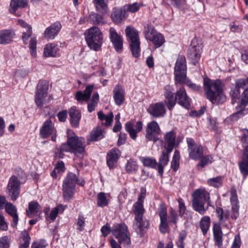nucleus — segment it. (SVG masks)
Listing matches in <instances>:
<instances>
[{
  "instance_id": "obj_11",
  "label": "nucleus",
  "mask_w": 248,
  "mask_h": 248,
  "mask_svg": "<svg viewBox=\"0 0 248 248\" xmlns=\"http://www.w3.org/2000/svg\"><path fill=\"white\" fill-rule=\"evenodd\" d=\"M48 83L46 80H40L37 85L36 92L34 96V102L38 108H41L47 95Z\"/></svg>"
},
{
  "instance_id": "obj_53",
  "label": "nucleus",
  "mask_w": 248,
  "mask_h": 248,
  "mask_svg": "<svg viewBox=\"0 0 248 248\" xmlns=\"http://www.w3.org/2000/svg\"><path fill=\"white\" fill-rule=\"evenodd\" d=\"M180 158L179 152L178 150H175L171 162V168L174 171H176L179 168Z\"/></svg>"
},
{
  "instance_id": "obj_8",
  "label": "nucleus",
  "mask_w": 248,
  "mask_h": 248,
  "mask_svg": "<svg viewBox=\"0 0 248 248\" xmlns=\"http://www.w3.org/2000/svg\"><path fill=\"white\" fill-rule=\"evenodd\" d=\"M112 233L116 238L119 242L124 247H128L131 244L128 227L124 223L116 224L112 229Z\"/></svg>"
},
{
  "instance_id": "obj_5",
  "label": "nucleus",
  "mask_w": 248,
  "mask_h": 248,
  "mask_svg": "<svg viewBox=\"0 0 248 248\" xmlns=\"http://www.w3.org/2000/svg\"><path fill=\"white\" fill-rule=\"evenodd\" d=\"M85 183L84 181L78 182V178L75 173H68L64 177L62 185V193L64 201L69 202L73 199L76 191L77 184L83 186Z\"/></svg>"
},
{
  "instance_id": "obj_36",
  "label": "nucleus",
  "mask_w": 248,
  "mask_h": 248,
  "mask_svg": "<svg viewBox=\"0 0 248 248\" xmlns=\"http://www.w3.org/2000/svg\"><path fill=\"white\" fill-rule=\"evenodd\" d=\"M42 208L37 202L31 201L29 203L28 210H27V216L32 217L35 215L41 213Z\"/></svg>"
},
{
  "instance_id": "obj_35",
  "label": "nucleus",
  "mask_w": 248,
  "mask_h": 248,
  "mask_svg": "<svg viewBox=\"0 0 248 248\" xmlns=\"http://www.w3.org/2000/svg\"><path fill=\"white\" fill-rule=\"evenodd\" d=\"M105 137V131L104 129L98 126L94 128L90 133L89 139L90 141H97L103 139Z\"/></svg>"
},
{
  "instance_id": "obj_60",
  "label": "nucleus",
  "mask_w": 248,
  "mask_h": 248,
  "mask_svg": "<svg viewBox=\"0 0 248 248\" xmlns=\"http://www.w3.org/2000/svg\"><path fill=\"white\" fill-rule=\"evenodd\" d=\"M240 140L243 147H248V129H243L242 130Z\"/></svg>"
},
{
  "instance_id": "obj_50",
  "label": "nucleus",
  "mask_w": 248,
  "mask_h": 248,
  "mask_svg": "<svg viewBox=\"0 0 248 248\" xmlns=\"http://www.w3.org/2000/svg\"><path fill=\"white\" fill-rule=\"evenodd\" d=\"M223 177L221 176H218L216 177H214L209 179L207 181V184L215 188H218L221 187L223 184Z\"/></svg>"
},
{
  "instance_id": "obj_63",
  "label": "nucleus",
  "mask_w": 248,
  "mask_h": 248,
  "mask_svg": "<svg viewBox=\"0 0 248 248\" xmlns=\"http://www.w3.org/2000/svg\"><path fill=\"white\" fill-rule=\"evenodd\" d=\"M10 239L8 236H4L0 238V248H9Z\"/></svg>"
},
{
  "instance_id": "obj_15",
  "label": "nucleus",
  "mask_w": 248,
  "mask_h": 248,
  "mask_svg": "<svg viewBox=\"0 0 248 248\" xmlns=\"http://www.w3.org/2000/svg\"><path fill=\"white\" fill-rule=\"evenodd\" d=\"M164 140H161V141L164 143V147L169 150H172L177 147L180 141L176 138V133L174 130L167 132L164 135Z\"/></svg>"
},
{
  "instance_id": "obj_9",
  "label": "nucleus",
  "mask_w": 248,
  "mask_h": 248,
  "mask_svg": "<svg viewBox=\"0 0 248 248\" xmlns=\"http://www.w3.org/2000/svg\"><path fill=\"white\" fill-rule=\"evenodd\" d=\"M144 33L146 39L152 42L155 48L159 47L165 42L164 36L157 32L151 24H147L145 27Z\"/></svg>"
},
{
  "instance_id": "obj_18",
  "label": "nucleus",
  "mask_w": 248,
  "mask_h": 248,
  "mask_svg": "<svg viewBox=\"0 0 248 248\" xmlns=\"http://www.w3.org/2000/svg\"><path fill=\"white\" fill-rule=\"evenodd\" d=\"M109 37L115 50L118 53H121L123 50V40L113 27L109 29Z\"/></svg>"
},
{
  "instance_id": "obj_57",
  "label": "nucleus",
  "mask_w": 248,
  "mask_h": 248,
  "mask_svg": "<svg viewBox=\"0 0 248 248\" xmlns=\"http://www.w3.org/2000/svg\"><path fill=\"white\" fill-rule=\"evenodd\" d=\"M36 44L37 40L36 37H32L30 41L29 48L31 51V54L33 57H36L37 55L36 52Z\"/></svg>"
},
{
  "instance_id": "obj_13",
  "label": "nucleus",
  "mask_w": 248,
  "mask_h": 248,
  "mask_svg": "<svg viewBox=\"0 0 248 248\" xmlns=\"http://www.w3.org/2000/svg\"><path fill=\"white\" fill-rule=\"evenodd\" d=\"M177 88L174 98L175 102L184 108L189 109L191 107V99L187 94L185 87L181 86Z\"/></svg>"
},
{
  "instance_id": "obj_39",
  "label": "nucleus",
  "mask_w": 248,
  "mask_h": 248,
  "mask_svg": "<svg viewBox=\"0 0 248 248\" xmlns=\"http://www.w3.org/2000/svg\"><path fill=\"white\" fill-rule=\"evenodd\" d=\"M126 172L128 174H136L138 170L139 166L137 161L133 158L127 160L124 166Z\"/></svg>"
},
{
  "instance_id": "obj_54",
  "label": "nucleus",
  "mask_w": 248,
  "mask_h": 248,
  "mask_svg": "<svg viewBox=\"0 0 248 248\" xmlns=\"http://www.w3.org/2000/svg\"><path fill=\"white\" fill-rule=\"evenodd\" d=\"M21 239L23 243L20 245L19 248H28L29 246L31 237L29 233L25 231L21 233Z\"/></svg>"
},
{
  "instance_id": "obj_1",
  "label": "nucleus",
  "mask_w": 248,
  "mask_h": 248,
  "mask_svg": "<svg viewBox=\"0 0 248 248\" xmlns=\"http://www.w3.org/2000/svg\"><path fill=\"white\" fill-rule=\"evenodd\" d=\"M86 147L85 140L82 137H79L72 131L67 132V141L62 144L57 150V154L60 157L63 158L64 152L74 154L78 157H82Z\"/></svg>"
},
{
  "instance_id": "obj_51",
  "label": "nucleus",
  "mask_w": 248,
  "mask_h": 248,
  "mask_svg": "<svg viewBox=\"0 0 248 248\" xmlns=\"http://www.w3.org/2000/svg\"><path fill=\"white\" fill-rule=\"evenodd\" d=\"M97 204L98 207H104L108 204V201L106 194L104 192H99L97 195Z\"/></svg>"
},
{
  "instance_id": "obj_26",
  "label": "nucleus",
  "mask_w": 248,
  "mask_h": 248,
  "mask_svg": "<svg viewBox=\"0 0 248 248\" xmlns=\"http://www.w3.org/2000/svg\"><path fill=\"white\" fill-rule=\"evenodd\" d=\"M173 88L170 85H166L164 87V96L167 99V105L170 110H172L176 105L174 98Z\"/></svg>"
},
{
  "instance_id": "obj_22",
  "label": "nucleus",
  "mask_w": 248,
  "mask_h": 248,
  "mask_svg": "<svg viewBox=\"0 0 248 248\" xmlns=\"http://www.w3.org/2000/svg\"><path fill=\"white\" fill-rule=\"evenodd\" d=\"M242 160L238 163L240 173L243 178L248 176V147H243Z\"/></svg>"
},
{
  "instance_id": "obj_62",
  "label": "nucleus",
  "mask_w": 248,
  "mask_h": 248,
  "mask_svg": "<svg viewBox=\"0 0 248 248\" xmlns=\"http://www.w3.org/2000/svg\"><path fill=\"white\" fill-rule=\"evenodd\" d=\"M240 102V107L245 108L248 104V88H245Z\"/></svg>"
},
{
  "instance_id": "obj_49",
  "label": "nucleus",
  "mask_w": 248,
  "mask_h": 248,
  "mask_svg": "<svg viewBox=\"0 0 248 248\" xmlns=\"http://www.w3.org/2000/svg\"><path fill=\"white\" fill-rule=\"evenodd\" d=\"M99 100V96L97 92L93 93L90 102L88 104L87 108L89 112H93L97 107Z\"/></svg>"
},
{
  "instance_id": "obj_30",
  "label": "nucleus",
  "mask_w": 248,
  "mask_h": 248,
  "mask_svg": "<svg viewBox=\"0 0 248 248\" xmlns=\"http://www.w3.org/2000/svg\"><path fill=\"white\" fill-rule=\"evenodd\" d=\"M113 98L115 104L118 106L122 105L124 101V91L122 87L117 84L113 91Z\"/></svg>"
},
{
  "instance_id": "obj_41",
  "label": "nucleus",
  "mask_w": 248,
  "mask_h": 248,
  "mask_svg": "<svg viewBox=\"0 0 248 248\" xmlns=\"http://www.w3.org/2000/svg\"><path fill=\"white\" fill-rule=\"evenodd\" d=\"M216 213L218 220L221 222H225L230 218L231 216L230 211L228 210H224L220 207H216Z\"/></svg>"
},
{
  "instance_id": "obj_43",
  "label": "nucleus",
  "mask_w": 248,
  "mask_h": 248,
  "mask_svg": "<svg viewBox=\"0 0 248 248\" xmlns=\"http://www.w3.org/2000/svg\"><path fill=\"white\" fill-rule=\"evenodd\" d=\"M125 31L127 37L129 39V43L140 41L138 32L134 28L128 26L126 27Z\"/></svg>"
},
{
  "instance_id": "obj_37",
  "label": "nucleus",
  "mask_w": 248,
  "mask_h": 248,
  "mask_svg": "<svg viewBox=\"0 0 248 248\" xmlns=\"http://www.w3.org/2000/svg\"><path fill=\"white\" fill-rule=\"evenodd\" d=\"M189 157L195 160L201 158L203 154V147L201 145L195 146L188 150Z\"/></svg>"
},
{
  "instance_id": "obj_29",
  "label": "nucleus",
  "mask_w": 248,
  "mask_h": 248,
  "mask_svg": "<svg viewBox=\"0 0 248 248\" xmlns=\"http://www.w3.org/2000/svg\"><path fill=\"white\" fill-rule=\"evenodd\" d=\"M136 129H134V124L131 122H127L125 124V130L129 133L131 138L135 140L137 138V134L140 132L142 128V123L138 121L136 123Z\"/></svg>"
},
{
  "instance_id": "obj_38",
  "label": "nucleus",
  "mask_w": 248,
  "mask_h": 248,
  "mask_svg": "<svg viewBox=\"0 0 248 248\" xmlns=\"http://www.w3.org/2000/svg\"><path fill=\"white\" fill-rule=\"evenodd\" d=\"M28 3L27 0H11L9 12L11 14H15L18 8H25Z\"/></svg>"
},
{
  "instance_id": "obj_40",
  "label": "nucleus",
  "mask_w": 248,
  "mask_h": 248,
  "mask_svg": "<svg viewBox=\"0 0 248 248\" xmlns=\"http://www.w3.org/2000/svg\"><path fill=\"white\" fill-rule=\"evenodd\" d=\"M176 87L178 88V86H183L185 84L191 90L196 92L202 91V88L201 86L196 84L192 82L187 77L186 79H183L182 81L177 82L175 84Z\"/></svg>"
},
{
  "instance_id": "obj_52",
  "label": "nucleus",
  "mask_w": 248,
  "mask_h": 248,
  "mask_svg": "<svg viewBox=\"0 0 248 248\" xmlns=\"http://www.w3.org/2000/svg\"><path fill=\"white\" fill-rule=\"evenodd\" d=\"M140 41L130 43L131 51L133 56L135 58H138L140 55Z\"/></svg>"
},
{
  "instance_id": "obj_17",
  "label": "nucleus",
  "mask_w": 248,
  "mask_h": 248,
  "mask_svg": "<svg viewBox=\"0 0 248 248\" xmlns=\"http://www.w3.org/2000/svg\"><path fill=\"white\" fill-rule=\"evenodd\" d=\"M121 156V152L117 148H112L107 153L106 157V163L109 170L115 168Z\"/></svg>"
},
{
  "instance_id": "obj_28",
  "label": "nucleus",
  "mask_w": 248,
  "mask_h": 248,
  "mask_svg": "<svg viewBox=\"0 0 248 248\" xmlns=\"http://www.w3.org/2000/svg\"><path fill=\"white\" fill-rule=\"evenodd\" d=\"M93 88L94 85L90 84L86 87L83 92L81 91H78L75 95V99L78 101H88L91 98Z\"/></svg>"
},
{
  "instance_id": "obj_32",
  "label": "nucleus",
  "mask_w": 248,
  "mask_h": 248,
  "mask_svg": "<svg viewBox=\"0 0 248 248\" xmlns=\"http://www.w3.org/2000/svg\"><path fill=\"white\" fill-rule=\"evenodd\" d=\"M125 10L116 7L113 9L111 18L115 23H119L125 18Z\"/></svg>"
},
{
  "instance_id": "obj_24",
  "label": "nucleus",
  "mask_w": 248,
  "mask_h": 248,
  "mask_svg": "<svg viewBox=\"0 0 248 248\" xmlns=\"http://www.w3.org/2000/svg\"><path fill=\"white\" fill-rule=\"evenodd\" d=\"M55 133L56 130L51 120L45 121L40 130V135L43 139H46Z\"/></svg>"
},
{
  "instance_id": "obj_21",
  "label": "nucleus",
  "mask_w": 248,
  "mask_h": 248,
  "mask_svg": "<svg viewBox=\"0 0 248 248\" xmlns=\"http://www.w3.org/2000/svg\"><path fill=\"white\" fill-rule=\"evenodd\" d=\"M230 202L232 206L231 217L233 219H236L239 214V205L236 190L234 188H232L231 189Z\"/></svg>"
},
{
  "instance_id": "obj_27",
  "label": "nucleus",
  "mask_w": 248,
  "mask_h": 248,
  "mask_svg": "<svg viewBox=\"0 0 248 248\" xmlns=\"http://www.w3.org/2000/svg\"><path fill=\"white\" fill-rule=\"evenodd\" d=\"M70 122L72 127H78L81 119V112L76 107H71L68 111Z\"/></svg>"
},
{
  "instance_id": "obj_33",
  "label": "nucleus",
  "mask_w": 248,
  "mask_h": 248,
  "mask_svg": "<svg viewBox=\"0 0 248 248\" xmlns=\"http://www.w3.org/2000/svg\"><path fill=\"white\" fill-rule=\"evenodd\" d=\"M245 81L243 79H239L236 82L235 87L232 88L230 94L232 98V101L235 102L239 98L240 92V89H245L244 85Z\"/></svg>"
},
{
  "instance_id": "obj_23",
  "label": "nucleus",
  "mask_w": 248,
  "mask_h": 248,
  "mask_svg": "<svg viewBox=\"0 0 248 248\" xmlns=\"http://www.w3.org/2000/svg\"><path fill=\"white\" fill-rule=\"evenodd\" d=\"M62 28V25L59 22H56L52 24L47 28L44 32V37L47 39H53L57 35Z\"/></svg>"
},
{
  "instance_id": "obj_42",
  "label": "nucleus",
  "mask_w": 248,
  "mask_h": 248,
  "mask_svg": "<svg viewBox=\"0 0 248 248\" xmlns=\"http://www.w3.org/2000/svg\"><path fill=\"white\" fill-rule=\"evenodd\" d=\"M87 20L90 24L96 25H100L105 23L103 17L101 15L94 12L89 15Z\"/></svg>"
},
{
  "instance_id": "obj_64",
  "label": "nucleus",
  "mask_w": 248,
  "mask_h": 248,
  "mask_svg": "<svg viewBox=\"0 0 248 248\" xmlns=\"http://www.w3.org/2000/svg\"><path fill=\"white\" fill-rule=\"evenodd\" d=\"M47 245L45 239H41L37 242H33L31 245V248H46Z\"/></svg>"
},
{
  "instance_id": "obj_4",
  "label": "nucleus",
  "mask_w": 248,
  "mask_h": 248,
  "mask_svg": "<svg viewBox=\"0 0 248 248\" xmlns=\"http://www.w3.org/2000/svg\"><path fill=\"white\" fill-rule=\"evenodd\" d=\"M192 196L193 209L201 215H204L211 206L210 193L204 188H200L194 191Z\"/></svg>"
},
{
  "instance_id": "obj_14",
  "label": "nucleus",
  "mask_w": 248,
  "mask_h": 248,
  "mask_svg": "<svg viewBox=\"0 0 248 248\" xmlns=\"http://www.w3.org/2000/svg\"><path fill=\"white\" fill-rule=\"evenodd\" d=\"M160 133V128L158 123L153 121L148 123L146 129L145 138L149 141L156 142L158 140V136Z\"/></svg>"
},
{
  "instance_id": "obj_3",
  "label": "nucleus",
  "mask_w": 248,
  "mask_h": 248,
  "mask_svg": "<svg viewBox=\"0 0 248 248\" xmlns=\"http://www.w3.org/2000/svg\"><path fill=\"white\" fill-rule=\"evenodd\" d=\"M157 213L160 220L159 229L162 233L167 232L169 226L174 230L177 228L179 215L174 209L171 208L168 216L167 207L164 203H161L157 208Z\"/></svg>"
},
{
  "instance_id": "obj_58",
  "label": "nucleus",
  "mask_w": 248,
  "mask_h": 248,
  "mask_svg": "<svg viewBox=\"0 0 248 248\" xmlns=\"http://www.w3.org/2000/svg\"><path fill=\"white\" fill-rule=\"evenodd\" d=\"M213 157L211 155H207L203 156L200 162L197 164V166L204 168L205 166L212 163Z\"/></svg>"
},
{
  "instance_id": "obj_16",
  "label": "nucleus",
  "mask_w": 248,
  "mask_h": 248,
  "mask_svg": "<svg viewBox=\"0 0 248 248\" xmlns=\"http://www.w3.org/2000/svg\"><path fill=\"white\" fill-rule=\"evenodd\" d=\"M150 223L149 221L143 217H134L133 228L137 234L142 237L148 229Z\"/></svg>"
},
{
  "instance_id": "obj_19",
  "label": "nucleus",
  "mask_w": 248,
  "mask_h": 248,
  "mask_svg": "<svg viewBox=\"0 0 248 248\" xmlns=\"http://www.w3.org/2000/svg\"><path fill=\"white\" fill-rule=\"evenodd\" d=\"M147 111L154 117H163L166 111L165 104L163 102H161L151 104L149 106Z\"/></svg>"
},
{
  "instance_id": "obj_48",
  "label": "nucleus",
  "mask_w": 248,
  "mask_h": 248,
  "mask_svg": "<svg viewBox=\"0 0 248 248\" xmlns=\"http://www.w3.org/2000/svg\"><path fill=\"white\" fill-rule=\"evenodd\" d=\"M210 218L209 216L203 217L200 222V227L203 235H205L210 227Z\"/></svg>"
},
{
  "instance_id": "obj_12",
  "label": "nucleus",
  "mask_w": 248,
  "mask_h": 248,
  "mask_svg": "<svg viewBox=\"0 0 248 248\" xmlns=\"http://www.w3.org/2000/svg\"><path fill=\"white\" fill-rule=\"evenodd\" d=\"M21 184L16 175H12L10 178L7 186V193L12 201H15L19 197Z\"/></svg>"
},
{
  "instance_id": "obj_7",
  "label": "nucleus",
  "mask_w": 248,
  "mask_h": 248,
  "mask_svg": "<svg viewBox=\"0 0 248 248\" xmlns=\"http://www.w3.org/2000/svg\"><path fill=\"white\" fill-rule=\"evenodd\" d=\"M202 47L200 39L194 38L192 40L187 51V59L191 64L196 65L199 62Z\"/></svg>"
},
{
  "instance_id": "obj_47",
  "label": "nucleus",
  "mask_w": 248,
  "mask_h": 248,
  "mask_svg": "<svg viewBox=\"0 0 248 248\" xmlns=\"http://www.w3.org/2000/svg\"><path fill=\"white\" fill-rule=\"evenodd\" d=\"M132 211L135 217H143L145 211L143 203L135 202L132 206Z\"/></svg>"
},
{
  "instance_id": "obj_45",
  "label": "nucleus",
  "mask_w": 248,
  "mask_h": 248,
  "mask_svg": "<svg viewBox=\"0 0 248 248\" xmlns=\"http://www.w3.org/2000/svg\"><path fill=\"white\" fill-rule=\"evenodd\" d=\"M98 118L101 121H105V123H102V124L106 126H110L113 121V114L112 112H110L107 115H105L102 111H99L97 113Z\"/></svg>"
},
{
  "instance_id": "obj_10",
  "label": "nucleus",
  "mask_w": 248,
  "mask_h": 248,
  "mask_svg": "<svg viewBox=\"0 0 248 248\" xmlns=\"http://www.w3.org/2000/svg\"><path fill=\"white\" fill-rule=\"evenodd\" d=\"M187 72V67L186 58L184 56L179 55L175 62L174 76L175 84L181 82L183 79H186Z\"/></svg>"
},
{
  "instance_id": "obj_34",
  "label": "nucleus",
  "mask_w": 248,
  "mask_h": 248,
  "mask_svg": "<svg viewBox=\"0 0 248 248\" xmlns=\"http://www.w3.org/2000/svg\"><path fill=\"white\" fill-rule=\"evenodd\" d=\"M60 48L58 45L53 43H50L45 46L44 50V55L46 57H53L57 56Z\"/></svg>"
},
{
  "instance_id": "obj_44",
  "label": "nucleus",
  "mask_w": 248,
  "mask_h": 248,
  "mask_svg": "<svg viewBox=\"0 0 248 248\" xmlns=\"http://www.w3.org/2000/svg\"><path fill=\"white\" fill-rule=\"evenodd\" d=\"M96 10L99 13H104L108 9V0H93Z\"/></svg>"
},
{
  "instance_id": "obj_59",
  "label": "nucleus",
  "mask_w": 248,
  "mask_h": 248,
  "mask_svg": "<svg viewBox=\"0 0 248 248\" xmlns=\"http://www.w3.org/2000/svg\"><path fill=\"white\" fill-rule=\"evenodd\" d=\"M177 201L179 204V216L181 217H184V215L186 210L185 202L182 198H179Z\"/></svg>"
},
{
  "instance_id": "obj_56",
  "label": "nucleus",
  "mask_w": 248,
  "mask_h": 248,
  "mask_svg": "<svg viewBox=\"0 0 248 248\" xmlns=\"http://www.w3.org/2000/svg\"><path fill=\"white\" fill-rule=\"evenodd\" d=\"M238 108H240V110H238V111L233 113L232 115H231V119L232 121H237L239 118L244 116L247 113L245 112L246 111V110L245 108H243L242 107H240V104L238 106ZM237 109H238L237 108Z\"/></svg>"
},
{
  "instance_id": "obj_55",
  "label": "nucleus",
  "mask_w": 248,
  "mask_h": 248,
  "mask_svg": "<svg viewBox=\"0 0 248 248\" xmlns=\"http://www.w3.org/2000/svg\"><path fill=\"white\" fill-rule=\"evenodd\" d=\"M167 4L179 9L183 8L186 4L185 0H166Z\"/></svg>"
},
{
  "instance_id": "obj_46",
  "label": "nucleus",
  "mask_w": 248,
  "mask_h": 248,
  "mask_svg": "<svg viewBox=\"0 0 248 248\" xmlns=\"http://www.w3.org/2000/svg\"><path fill=\"white\" fill-rule=\"evenodd\" d=\"M140 160L144 166L157 170V162L155 158L147 156L141 157Z\"/></svg>"
},
{
  "instance_id": "obj_6",
  "label": "nucleus",
  "mask_w": 248,
  "mask_h": 248,
  "mask_svg": "<svg viewBox=\"0 0 248 248\" xmlns=\"http://www.w3.org/2000/svg\"><path fill=\"white\" fill-rule=\"evenodd\" d=\"M85 38L88 47L95 51L101 49L103 43V35L101 30L96 26H93L86 30Z\"/></svg>"
},
{
  "instance_id": "obj_25",
  "label": "nucleus",
  "mask_w": 248,
  "mask_h": 248,
  "mask_svg": "<svg viewBox=\"0 0 248 248\" xmlns=\"http://www.w3.org/2000/svg\"><path fill=\"white\" fill-rule=\"evenodd\" d=\"M5 209L6 212L13 218L11 226L16 227L18 222V216L16 206L11 202H7L5 204Z\"/></svg>"
},
{
  "instance_id": "obj_2",
  "label": "nucleus",
  "mask_w": 248,
  "mask_h": 248,
  "mask_svg": "<svg viewBox=\"0 0 248 248\" xmlns=\"http://www.w3.org/2000/svg\"><path fill=\"white\" fill-rule=\"evenodd\" d=\"M203 89L206 98L212 104H221L226 100L221 81L212 80L208 78L203 79Z\"/></svg>"
},
{
  "instance_id": "obj_61",
  "label": "nucleus",
  "mask_w": 248,
  "mask_h": 248,
  "mask_svg": "<svg viewBox=\"0 0 248 248\" xmlns=\"http://www.w3.org/2000/svg\"><path fill=\"white\" fill-rule=\"evenodd\" d=\"M32 34V28L29 27L26 31H23L22 33V39L24 45H27L28 39L31 37Z\"/></svg>"
},
{
  "instance_id": "obj_20",
  "label": "nucleus",
  "mask_w": 248,
  "mask_h": 248,
  "mask_svg": "<svg viewBox=\"0 0 248 248\" xmlns=\"http://www.w3.org/2000/svg\"><path fill=\"white\" fill-rule=\"evenodd\" d=\"M172 151V150L164 149L161 152L158 159V163H157V171L161 177L163 176L164 167L168 164L170 155Z\"/></svg>"
},
{
  "instance_id": "obj_31",
  "label": "nucleus",
  "mask_w": 248,
  "mask_h": 248,
  "mask_svg": "<svg viewBox=\"0 0 248 248\" xmlns=\"http://www.w3.org/2000/svg\"><path fill=\"white\" fill-rule=\"evenodd\" d=\"M15 36V32L11 30H2L0 31V45H6L10 43Z\"/></svg>"
}]
</instances>
